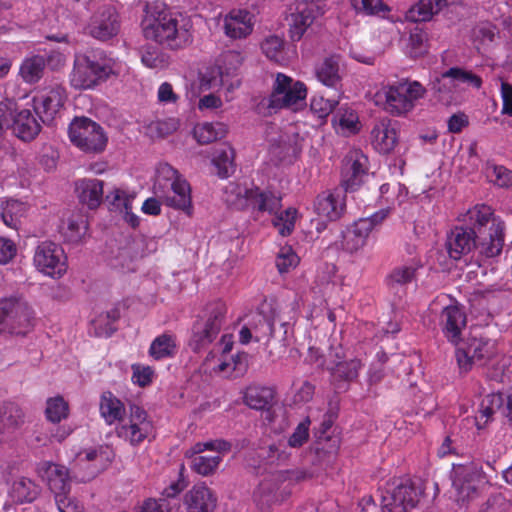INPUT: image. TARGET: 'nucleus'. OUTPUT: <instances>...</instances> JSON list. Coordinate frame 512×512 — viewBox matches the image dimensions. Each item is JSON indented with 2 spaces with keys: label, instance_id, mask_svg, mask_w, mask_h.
<instances>
[{
  "label": "nucleus",
  "instance_id": "nucleus-1",
  "mask_svg": "<svg viewBox=\"0 0 512 512\" xmlns=\"http://www.w3.org/2000/svg\"><path fill=\"white\" fill-rule=\"evenodd\" d=\"M141 28L147 40L170 50L183 49L193 39V24L189 17L157 5H145Z\"/></svg>",
  "mask_w": 512,
  "mask_h": 512
},
{
  "label": "nucleus",
  "instance_id": "nucleus-2",
  "mask_svg": "<svg viewBox=\"0 0 512 512\" xmlns=\"http://www.w3.org/2000/svg\"><path fill=\"white\" fill-rule=\"evenodd\" d=\"M155 195L167 206L191 213V189L189 183L171 165L160 164L153 186Z\"/></svg>",
  "mask_w": 512,
  "mask_h": 512
},
{
  "label": "nucleus",
  "instance_id": "nucleus-3",
  "mask_svg": "<svg viewBox=\"0 0 512 512\" xmlns=\"http://www.w3.org/2000/svg\"><path fill=\"white\" fill-rule=\"evenodd\" d=\"M34 311L19 296L0 298V334L26 335L33 327Z\"/></svg>",
  "mask_w": 512,
  "mask_h": 512
},
{
  "label": "nucleus",
  "instance_id": "nucleus-4",
  "mask_svg": "<svg viewBox=\"0 0 512 512\" xmlns=\"http://www.w3.org/2000/svg\"><path fill=\"white\" fill-rule=\"evenodd\" d=\"M112 73L108 60L96 55H76L70 82L77 89H89L105 80Z\"/></svg>",
  "mask_w": 512,
  "mask_h": 512
},
{
  "label": "nucleus",
  "instance_id": "nucleus-5",
  "mask_svg": "<svg viewBox=\"0 0 512 512\" xmlns=\"http://www.w3.org/2000/svg\"><path fill=\"white\" fill-rule=\"evenodd\" d=\"M206 318L197 321L192 329L189 346L194 352L208 346L219 334L226 314V305L222 301L210 303L206 308Z\"/></svg>",
  "mask_w": 512,
  "mask_h": 512
},
{
  "label": "nucleus",
  "instance_id": "nucleus-6",
  "mask_svg": "<svg viewBox=\"0 0 512 512\" xmlns=\"http://www.w3.org/2000/svg\"><path fill=\"white\" fill-rule=\"evenodd\" d=\"M421 494L409 479L387 483L381 494L382 512H408L417 505Z\"/></svg>",
  "mask_w": 512,
  "mask_h": 512
},
{
  "label": "nucleus",
  "instance_id": "nucleus-7",
  "mask_svg": "<svg viewBox=\"0 0 512 512\" xmlns=\"http://www.w3.org/2000/svg\"><path fill=\"white\" fill-rule=\"evenodd\" d=\"M426 89L418 81H401L384 89V109L401 116L414 108L415 101L424 97Z\"/></svg>",
  "mask_w": 512,
  "mask_h": 512
},
{
  "label": "nucleus",
  "instance_id": "nucleus-8",
  "mask_svg": "<svg viewBox=\"0 0 512 512\" xmlns=\"http://www.w3.org/2000/svg\"><path fill=\"white\" fill-rule=\"evenodd\" d=\"M71 142L85 152H101L107 144L103 128L87 117L75 118L69 125Z\"/></svg>",
  "mask_w": 512,
  "mask_h": 512
},
{
  "label": "nucleus",
  "instance_id": "nucleus-9",
  "mask_svg": "<svg viewBox=\"0 0 512 512\" xmlns=\"http://www.w3.org/2000/svg\"><path fill=\"white\" fill-rule=\"evenodd\" d=\"M307 88L303 82L294 81L291 77L278 73L267 107L272 110L291 108L302 105L306 99Z\"/></svg>",
  "mask_w": 512,
  "mask_h": 512
},
{
  "label": "nucleus",
  "instance_id": "nucleus-10",
  "mask_svg": "<svg viewBox=\"0 0 512 512\" xmlns=\"http://www.w3.org/2000/svg\"><path fill=\"white\" fill-rule=\"evenodd\" d=\"M327 1L294 0V12L287 19L289 37L292 41H300L315 20L325 13Z\"/></svg>",
  "mask_w": 512,
  "mask_h": 512
},
{
  "label": "nucleus",
  "instance_id": "nucleus-11",
  "mask_svg": "<svg viewBox=\"0 0 512 512\" xmlns=\"http://www.w3.org/2000/svg\"><path fill=\"white\" fill-rule=\"evenodd\" d=\"M496 353L495 341L486 338H472L465 348L456 350V360L460 370L468 372L474 365H485Z\"/></svg>",
  "mask_w": 512,
  "mask_h": 512
},
{
  "label": "nucleus",
  "instance_id": "nucleus-12",
  "mask_svg": "<svg viewBox=\"0 0 512 512\" xmlns=\"http://www.w3.org/2000/svg\"><path fill=\"white\" fill-rule=\"evenodd\" d=\"M33 261L40 272L53 278L61 277L67 270L63 248L51 241H43L36 247Z\"/></svg>",
  "mask_w": 512,
  "mask_h": 512
},
{
  "label": "nucleus",
  "instance_id": "nucleus-13",
  "mask_svg": "<svg viewBox=\"0 0 512 512\" xmlns=\"http://www.w3.org/2000/svg\"><path fill=\"white\" fill-rule=\"evenodd\" d=\"M120 30V18L114 5L101 4L88 25V33L95 39L107 41L118 34Z\"/></svg>",
  "mask_w": 512,
  "mask_h": 512
},
{
  "label": "nucleus",
  "instance_id": "nucleus-14",
  "mask_svg": "<svg viewBox=\"0 0 512 512\" xmlns=\"http://www.w3.org/2000/svg\"><path fill=\"white\" fill-rule=\"evenodd\" d=\"M152 431V423L147 413L137 405L130 406L128 422H122L116 427L118 437L125 439L132 445H138Z\"/></svg>",
  "mask_w": 512,
  "mask_h": 512
},
{
  "label": "nucleus",
  "instance_id": "nucleus-15",
  "mask_svg": "<svg viewBox=\"0 0 512 512\" xmlns=\"http://www.w3.org/2000/svg\"><path fill=\"white\" fill-rule=\"evenodd\" d=\"M344 354L341 347L332 348L328 355L327 370L331 376V382L336 388L343 387V383L352 382L357 379L362 367L359 359L344 361Z\"/></svg>",
  "mask_w": 512,
  "mask_h": 512
},
{
  "label": "nucleus",
  "instance_id": "nucleus-16",
  "mask_svg": "<svg viewBox=\"0 0 512 512\" xmlns=\"http://www.w3.org/2000/svg\"><path fill=\"white\" fill-rule=\"evenodd\" d=\"M368 172V158L359 149H351L342 162V183L346 190H355Z\"/></svg>",
  "mask_w": 512,
  "mask_h": 512
},
{
  "label": "nucleus",
  "instance_id": "nucleus-17",
  "mask_svg": "<svg viewBox=\"0 0 512 512\" xmlns=\"http://www.w3.org/2000/svg\"><path fill=\"white\" fill-rule=\"evenodd\" d=\"M476 231L468 226L454 227L446 238V249L449 257L455 261L476 250Z\"/></svg>",
  "mask_w": 512,
  "mask_h": 512
},
{
  "label": "nucleus",
  "instance_id": "nucleus-18",
  "mask_svg": "<svg viewBox=\"0 0 512 512\" xmlns=\"http://www.w3.org/2000/svg\"><path fill=\"white\" fill-rule=\"evenodd\" d=\"M482 480L481 473L472 465L454 466L452 482L458 500L466 501L477 494L478 486Z\"/></svg>",
  "mask_w": 512,
  "mask_h": 512
},
{
  "label": "nucleus",
  "instance_id": "nucleus-19",
  "mask_svg": "<svg viewBox=\"0 0 512 512\" xmlns=\"http://www.w3.org/2000/svg\"><path fill=\"white\" fill-rule=\"evenodd\" d=\"M38 475L46 481L55 498L68 496L71 488V480L68 469L52 462H42L37 467Z\"/></svg>",
  "mask_w": 512,
  "mask_h": 512
},
{
  "label": "nucleus",
  "instance_id": "nucleus-20",
  "mask_svg": "<svg viewBox=\"0 0 512 512\" xmlns=\"http://www.w3.org/2000/svg\"><path fill=\"white\" fill-rule=\"evenodd\" d=\"M466 323V314L459 305H449L442 309L439 325L444 337L453 345H458L462 340Z\"/></svg>",
  "mask_w": 512,
  "mask_h": 512
},
{
  "label": "nucleus",
  "instance_id": "nucleus-21",
  "mask_svg": "<svg viewBox=\"0 0 512 512\" xmlns=\"http://www.w3.org/2000/svg\"><path fill=\"white\" fill-rule=\"evenodd\" d=\"M398 124L388 118L380 119L371 131V143L381 154L391 153L398 143Z\"/></svg>",
  "mask_w": 512,
  "mask_h": 512
},
{
  "label": "nucleus",
  "instance_id": "nucleus-22",
  "mask_svg": "<svg viewBox=\"0 0 512 512\" xmlns=\"http://www.w3.org/2000/svg\"><path fill=\"white\" fill-rule=\"evenodd\" d=\"M283 477L284 474L274 473L262 480L255 490L254 500L263 512H266L273 504L284 500L285 494L280 491Z\"/></svg>",
  "mask_w": 512,
  "mask_h": 512
},
{
  "label": "nucleus",
  "instance_id": "nucleus-23",
  "mask_svg": "<svg viewBox=\"0 0 512 512\" xmlns=\"http://www.w3.org/2000/svg\"><path fill=\"white\" fill-rule=\"evenodd\" d=\"M254 15L247 10L234 9L223 19V30L231 39H241L253 31Z\"/></svg>",
  "mask_w": 512,
  "mask_h": 512
},
{
  "label": "nucleus",
  "instance_id": "nucleus-24",
  "mask_svg": "<svg viewBox=\"0 0 512 512\" xmlns=\"http://www.w3.org/2000/svg\"><path fill=\"white\" fill-rule=\"evenodd\" d=\"M505 224L502 219H495L489 227V233L486 237L477 236L476 250L479 255L485 258L499 256L502 252L505 237Z\"/></svg>",
  "mask_w": 512,
  "mask_h": 512
},
{
  "label": "nucleus",
  "instance_id": "nucleus-25",
  "mask_svg": "<svg viewBox=\"0 0 512 512\" xmlns=\"http://www.w3.org/2000/svg\"><path fill=\"white\" fill-rule=\"evenodd\" d=\"M187 512H213L217 506V496L205 485H195L185 495Z\"/></svg>",
  "mask_w": 512,
  "mask_h": 512
},
{
  "label": "nucleus",
  "instance_id": "nucleus-26",
  "mask_svg": "<svg viewBox=\"0 0 512 512\" xmlns=\"http://www.w3.org/2000/svg\"><path fill=\"white\" fill-rule=\"evenodd\" d=\"M371 233V225L367 221H355L342 232V248L353 254L361 250L367 243Z\"/></svg>",
  "mask_w": 512,
  "mask_h": 512
},
{
  "label": "nucleus",
  "instance_id": "nucleus-27",
  "mask_svg": "<svg viewBox=\"0 0 512 512\" xmlns=\"http://www.w3.org/2000/svg\"><path fill=\"white\" fill-rule=\"evenodd\" d=\"M63 99L61 88L50 89L46 94L33 98L34 110L43 122L51 121L63 105Z\"/></svg>",
  "mask_w": 512,
  "mask_h": 512
},
{
  "label": "nucleus",
  "instance_id": "nucleus-28",
  "mask_svg": "<svg viewBox=\"0 0 512 512\" xmlns=\"http://www.w3.org/2000/svg\"><path fill=\"white\" fill-rule=\"evenodd\" d=\"M99 411L101 417L108 425L116 423L120 425V423L125 421V405L111 391H105L101 394Z\"/></svg>",
  "mask_w": 512,
  "mask_h": 512
},
{
  "label": "nucleus",
  "instance_id": "nucleus-29",
  "mask_svg": "<svg viewBox=\"0 0 512 512\" xmlns=\"http://www.w3.org/2000/svg\"><path fill=\"white\" fill-rule=\"evenodd\" d=\"M47 61V58L40 54L26 56L19 66V77L26 84H37L45 74Z\"/></svg>",
  "mask_w": 512,
  "mask_h": 512
},
{
  "label": "nucleus",
  "instance_id": "nucleus-30",
  "mask_svg": "<svg viewBox=\"0 0 512 512\" xmlns=\"http://www.w3.org/2000/svg\"><path fill=\"white\" fill-rule=\"evenodd\" d=\"M11 128L17 137L30 141L39 134L41 125L29 109H22L14 114Z\"/></svg>",
  "mask_w": 512,
  "mask_h": 512
},
{
  "label": "nucleus",
  "instance_id": "nucleus-31",
  "mask_svg": "<svg viewBox=\"0 0 512 512\" xmlns=\"http://www.w3.org/2000/svg\"><path fill=\"white\" fill-rule=\"evenodd\" d=\"M345 204L339 194L323 192L315 201L316 213L329 221L339 219L344 211Z\"/></svg>",
  "mask_w": 512,
  "mask_h": 512
},
{
  "label": "nucleus",
  "instance_id": "nucleus-32",
  "mask_svg": "<svg viewBox=\"0 0 512 512\" xmlns=\"http://www.w3.org/2000/svg\"><path fill=\"white\" fill-rule=\"evenodd\" d=\"M104 182L99 179H82L76 183V191L81 203L90 209L97 208L103 199Z\"/></svg>",
  "mask_w": 512,
  "mask_h": 512
},
{
  "label": "nucleus",
  "instance_id": "nucleus-33",
  "mask_svg": "<svg viewBox=\"0 0 512 512\" xmlns=\"http://www.w3.org/2000/svg\"><path fill=\"white\" fill-rule=\"evenodd\" d=\"M317 79L328 87L338 88L342 80L340 57L330 56L319 63L315 69Z\"/></svg>",
  "mask_w": 512,
  "mask_h": 512
},
{
  "label": "nucleus",
  "instance_id": "nucleus-34",
  "mask_svg": "<svg viewBox=\"0 0 512 512\" xmlns=\"http://www.w3.org/2000/svg\"><path fill=\"white\" fill-rule=\"evenodd\" d=\"M429 90L435 100L446 106L456 103L459 98L454 82L450 77L445 76V72L431 81Z\"/></svg>",
  "mask_w": 512,
  "mask_h": 512
},
{
  "label": "nucleus",
  "instance_id": "nucleus-35",
  "mask_svg": "<svg viewBox=\"0 0 512 512\" xmlns=\"http://www.w3.org/2000/svg\"><path fill=\"white\" fill-rule=\"evenodd\" d=\"M185 487L183 481L172 483L167 487L163 495L165 497L156 499L146 500L141 508V512H172L173 508L178 506V503L172 504L173 498L179 494Z\"/></svg>",
  "mask_w": 512,
  "mask_h": 512
},
{
  "label": "nucleus",
  "instance_id": "nucleus-36",
  "mask_svg": "<svg viewBox=\"0 0 512 512\" xmlns=\"http://www.w3.org/2000/svg\"><path fill=\"white\" fill-rule=\"evenodd\" d=\"M229 73H223L220 67L208 68L200 75V89L211 90L219 87H225L228 92L239 86L238 79L229 81Z\"/></svg>",
  "mask_w": 512,
  "mask_h": 512
},
{
  "label": "nucleus",
  "instance_id": "nucleus-37",
  "mask_svg": "<svg viewBox=\"0 0 512 512\" xmlns=\"http://www.w3.org/2000/svg\"><path fill=\"white\" fill-rule=\"evenodd\" d=\"M275 391L271 387L252 384L244 392V403L251 409L264 410L274 399Z\"/></svg>",
  "mask_w": 512,
  "mask_h": 512
},
{
  "label": "nucleus",
  "instance_id": "nucleus-38",
  "mask_svg": "<svg viewBox=\"0 0 512 512\" xmlns=\"http://www.w3.org/2000/svg\"><path fill=\"white\" fill-rule=\"evenodd\" d=\"M25 421L23 409L15 402L0 405V435L18 429Z\"/></svg>",
  "mask_w": 512,
  "mask_h": 512
},
{
  "label": "nucleus",
  "instance_id": "nucleus-39",
  "mask_svg": "<svg viewBox=\"0 0 512 512\" xmlns=\"http://www.w3.org/2000/svg\"><path fill=\"white\" fill-rule=\"evenodd\" d=\"M495 219H501L494 214V210L486 204H477L470 208L464 216L463 221L473 228L477 233L488 224L492 225Z\"/></svg>",
  "mask_w": 512,
  "mask_h": 512
},
{
  "label": "nucleus",
  "instance_id": "nucleus-40",
  "mask_svg": "<svg viewBox=\"0 0 512 512\" xmlns=\"http://www.w3.org/2000/svg\"><path fill=\"white\" fill-rule=\"evenodd\" d=\"M254 193V189L230 182L224 188L223 199L229 207L241 210L253 201Z\"/></svg>",
  "mask_w": 512,
  "mask_h": 512
},
{
  "label": "nucleus",
  "instance_id": "nucleus-41",
  "mask_svg": "<svg viewBox=\"0 0 512 512\" xmlns=\"http://www.w3.org/2000/svg\"><path fill=\"white\" fill-rule=\"evenodd\" d=\"M447 6V0H419L407 12V19L413 22L430 21Z\"/></svg>",
  "mask_w": 512,
  "mask_h": 512
},
{
  "label": "nucleus",
  "instance_id": "nucleus-42",
  "mask_svg": "<svg viewBox=\"0 0 512 512\" xmlns=\"http://www.w3.org/2000/svg\"><path fill=\"white\" fill-rule=\"evenodd\" d=\"M40 492V488L34 481L26 477H19L12 483L9 495L15 503L34 501Z\"/></svg>",
  "mask_w": 512,
  "mask_h": 512
},
{
  "label": "nucleus",
  "instance_id": "nucleus-43",
  "mask_svg": "<svg viewBox=\"0 0 512 512\" xmlns=\"http://www.w3.org/2000/svg\"><path fill=\"white\" fill-rule=\"evenodd\" d=\"M264 308L265 305H262L261 309L252 314L248 321V325L254 332V340L257 342L269 339L274 334V319L264 315Z\"/></svg>",
  "mask_w": 512,
  "mask_h": 512
},
{
  "label": "nucleus",
  "instance_id": "nucleus-44",
  "mask_svg": "<svg viewBox=\"0 0 512 512\" xmlns=\"http://www.w3.org/2000/svg\"><path fill=\"white\" fill-rule=\"evenodd\" d=\"M139 55L144 66L150 69H164L169 65V56L161 48L147 43L139 48Z\"/></svg>",
  "mask_w": 512,
  "mask_h": 512
},
{
  "label": "nucleus",
  "instance_id": "nucleus-45",
  "mask_svg": "<svg viewBox=\"0 0 512 512\" xmlns=\"http://www.w3.org/2000/svg\"><path fill=\"white\" fill-rule=\"evenodd\" d=\"M87 230V224L81 214H72L63 220L60 225V233L68 242H78Z\"/></svg>",
  "mask_w": 512,
  "mask_h": 512
},
{
  "label": "nucleus",
  "instance_id": "nucleus-46",
  "mask_svg": "<svg viewBox=\"0 0 512 512\" xmlns=\"http://www.w3.org/2000/svg\"><path fill=\"white\" fill-rule=\"evenodd\" d=\"M445 76L451 78L458 91L469 88L480 89L483 83L479 75L461 67L449 68L445 71Z\"/></svg>",
  "mask_w": 512,
  "mask_h": 512
},
{
  "label": "nucleus",
  "instance_id": "nucleus-47",
  "mask_svg": "<svg viewBox=\"0 0 512 512\" xmlns=\"http://www.w3.org/2000/svg\"><path fill=\"white\" fill-rule=\"evenodd\" d=\"M26 210V205L23 202L10 199L1 204L0 217L6 226L16 229Z\"/></svg>",
  "mask_w": 512,
  "mask_h": 512
},
{
  "label": "nucleus",
  "instance_id": "nucleus-48",
  "mask_svg": "<svg viewBox=\"0 0 512 512\" xmlns=\"http://www.w3.org/2000/svg\"><path fill=\"white\" fill-rule=\"evenodd\" d=\"M185 456L191 459L192 470L202 476L213 475L222 462L221 455L204 456L201 454H193Z\"/></svg>",
  "mask_w": 512,
  "mask_h": 512
},
{
  "label": "nucleus",
  "instance_id": "nucleus-49",
  "mask_svg": "<svg viewBox=\"0 0 512 512\" xmlns=\"http://www.w3.org/2000/svg\"><path fill=\"white\" fill-rule=\"evenodd\" d=\"M176 353V338L171 334L156 337L150 345L149 354L156 360L171 357Z\"/></svg>",
  "mask_w": 512,
  "mask_h": 512
},
{
  "label": "nucleus",
  "instance_id": "nucleus-50",
  "mask_svg": "<svg viewBox=\"0 0 512 512\" xmlns=\"http://www.w3.org/2000/svg\"><path fill=\"white\" fill-rule=\"evenodd\" d=\"M69 412V404L62 396L57 395L46 400L45 416L49 422L60 423L68 418Z\"/></svg>",
  "mask_w": 512,
  "mask_h": 512
},
{
  "label": "nucleus",
  "instance_id": "nucleus-51",
  "mask_svg": "<svg viewBox=\"0 0 512 512\" xmlns=\"http://www.w3.org/2000/svg\"><path fill=\"white\" fill-rule=\"evenodd\" d=\"M194 137L200 144H209L226 134V127L222 123H202L195 126Z\"/></svg>",
  "mask_w": 512,
  "mask_h": 512
},
{
  "label": "nucleus",
  "instance_id": "nucleus-52",
  "mask_svg": "<svg viewBox=\"0 0 512 512\" xmlns=\"http://www.w3.org/2000/svg\"><path fill=\"white\" fill-rule=\"evenodd\" d=\"M427 43V33L423 29L415 27L410 31L408 42L406 44L407 53L413 58L422 56L427 52Z\"/></svg>",
  "mask_w": 512,
  "mask_h": 512
},
{
  "label": "nucleus",
  "instance_id": "nucleus-53",
  "mask_svg": "<svg viewBox=\"0 0 512 512\" xmlns=\"http://www.w3.org/2000/svg\"><path fill=\"white\" fill-rule=\"evenodd\" d=\"M262 52L272 61L280 63L285 60L284 40L277 35L266 37L261 43Z\"/></svg>",
  "mask_w": 512,
  "mask_h": 512
},
{
  "label": "nucleus",
  "instance_id": "nucleus-54",
  "mask_svg": "<svg viewBox=\"0 0 512 512\" xmlns=\"http://www.w3.org/2000/svg\"><path fill=\"white\" fill-rule=\"evenodd\" d=\"M252 203L259 211L276 213L281 207V198L272 192H260L259 189H255Z\"/></svg>",
  "mask_w": 512,
  "mask_h": 512
},
{
  "label": "nucleus",
  "instance_id": "nucleus-55",
  "mask_svg": "<svg viewBox=\"0 0 512 512\" xmlns=\"http://www.w3.org/2000/svg\"><path fill=\"white\" fill-rule=\"evenodd\" d=\"M206 450L214 451L217 455H220L229 452L231 444L223 439L197 442L185 452V455L202 454Z\"/></svg>",
  "mask_w": 512,
  "mask_h": 512
},
{
  "label": "nucleus",
  "instance_id": "nucleus-56",
  "mask_svg": "<svg viewBox=\"0 0 512 512\" xmlns=\"http://www.w3.org/2000/svg\"><path fill=\"white\" fill-rule=\"evenodd\" d=\"M351 4L357 13L373 16L389 11L383 0H351Z\"/></svg>",
  "mask_w": 512,
  "mask_h": 512
},
{
  "label": "nucleus",
  "instance_id": "nucleus-57",
  "mask_svg": "<svg viewBox=\"0 0 512 512\" xmlns=\"http://www.w3.org/2000/svg\"><path fill=\"white\" fill-rule=\"evenodd\" d=\"M106 200L113 209L118 210L121 213L123 210L132 209L131 205L134 200V196L121 189L114 188L113 191L106 195Z\"/></svg>",
  "mask_w": 512,
  "mask_h": 512
},
{
  "label": "nucleus",
  "instance_id": "nucleus-58",
  "mask_svg": "<svg viewBox=\"0 0 512 512\" xmlns=\"http://www.w3.org/2000/svg\"><path fill=\"white\" fill-rule=\"evenodd\" d=\"M298 256L290 246L281 247L276 257V267L282 273L288 272L297 266Z\"/></svg>",
  "mask_w": 512,
  "mask_h": 512
},
{
  "label": "nucleus",
  "instance_id": "nucleus-59",
  "mask_svg": "<svg viewBox=\"0 0 512 512\" xmlns=\"http://www.w3.org/2000/svg\"><path fill=\"white\" fill-rule=\"evenodd\" d=\"M296 214L297 211L295 209L288 208L275 218L274 225L278 228V231L282 236L290 235L293 231Z\"/></svg>",
  "mask_w": 512,
  "mask_h": 512
},
{
  "label": "nucleus",
  "instance_id": "nucleus-60",
  "mask_svg": "<svg viewBox=\"0 0 512 512\" xmlns=\"http://www.w3.org/2000/svg\"><path fill=\"white\" fill-rule=\"evenodd\" d=\"M177 129V122L174 119L157 120L151 122L148 127V134L151 137L163 138L170 135Z\"/></svg>",
  "mask_w": 512,
  "mask_h": 512
},
{
  "label": "nucleus",
  "instance_id": "nucleus-61",
  "mask_svg": "<svg viewBox=\"0 0 512 512\" xmlns=\"http://www.w3.org/2000/svg\"><path fill=\"white\" fill-rule=\"evenodd\" d=\"M214 163L218 169V175L222 178L228 177L234 171L233 151L231 149L221 151Z\"/></svg>",
  "mask_w": 512,
  "mask_h": 512
},
{
  "label": "nucleus",
  "instance_id": "nucleus-62",
  "mask_svg": "<svg viewBox=\"0 0 512 512\" xmlns=\"http://www.w3.org/2000/svg\"><path fill=\"white\" fill-rule=\"evenodd\" d=\"M488 173L489 177L499 187L512 188V170L504 166L493 165Z\"/></svg>",
  "mask_w": 512,
  "mask_h": 512
},
{
  "label": "nucleus",
  "instance_id": "nucleus-63",
  "mask_svg": "<svg viewBox=\"0 0 512 512\" xmlns=\"http://www.w3.org/2000/svg\"><path fill=\"white\" fill-rule=\"evenodd\" d=\"M338 101L335 99H326L322 96H314L311 100V110L319 117L328 116L337 106Z\"/></svg>",
  "mask_w": 512,
  "mask_h": 512
},
{
  "label": "nucleus",
  "instance_id": "nucleus-64",
  "mask_svg": "<svg viewBox=\"0 0 512 512\" xmlns=\"http://www.w3.org/2000/svg\"><path fill=\"white\" fill-rule=\"evenodd\" d=\"M461 450L460 440L457 434L451 432L445 436L438 449V456L458 455Z\"/></svg>",
  "mask_w": 512,
  "mask_h": 512
}]
</instances>
